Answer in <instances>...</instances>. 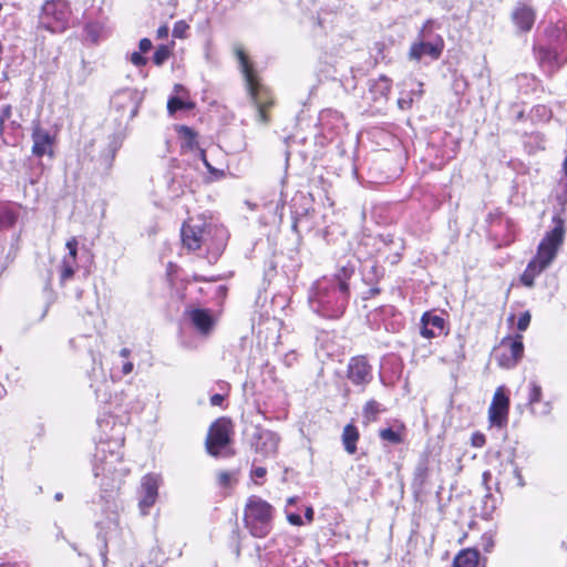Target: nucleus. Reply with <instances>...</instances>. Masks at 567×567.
Returning <instances> with one entry per match:
<instances>
[{
  "label": "nucleus",
  "instance_id": "obj_1",
  "mask_svg": "<svg viewBox=\"0 0 567 567\" xmlns=\"http://www.w3.org/2000/svg\"><path fill=\"white\" fill-rule=\"evenodd\" d=\"M113 444L120 447L118 442ZM111 442H100L96 446L95 462L93 465L94 476L101 477L100 486L105 494L102 498L109 496L111 499H105L103 511L105 518L97 520L96 525L101 530H105V538L109 534L116 532L120 524V511L122 509L121 503L113 496L122 484L123 477L127 475L128 470L123 465L122 453L111 449Z\"/></svg>",
  "mask_w": 567,
  "mask_h": 567
},
{
  "label": "nucleus",
  "instance_id": "obj_2",
  "mask_svg": "<svg viewBox=\"0 0 567 567\" xmlns=\"http://www.w3.org/2000/svg\"><path fill=\"white\" fill-rule=\"evenodd\" d=\"M354 268L353 264L348 262L340 267L336 276H323L312 284L308 302L316 313L328 319H337L343 315L349 300L347 281L353 275Z\"/></svg>",
  "mask_w": 567,
  "mask_h": 567
},
{
  "label": "nucleus",
  "instance_id": "obj_3",
  "mask_svg": "<svg viewBox=\"0 0 567 567\" xmlns=\"http://www.w3.org/2000/svg\"><path fill=\"white\" fill-rule=\"evenodd\" d=\"M544 32L546 44L537 47L535 53L540 66L553 73L567 62V25L549 23Z\"/></svg>",
  "mask_w": 567,
  "mask_h": 567
},
{
  "label": "nucleus",
  "instance_id": "obj_4",
  "mask_svg": "<svg viewBox=\"0 0 567 567\" xmlns=\"http://www.w3.org/2000/svg\"><path fill=\"white\" fill-rule=\"evenodd\" d=\"M235 54L239 63L240 72L245 79L247 92L257 109L258 121L262 124H267L269 120L266 110L272 105L271 94L269 90L259 82L248 55L240 45L235 47Z\"/></svg>",
  "mask_w": 567,
  "mask_h": 567
},
{
  "label": "nucleus",
  "instance_id": "obj_5",
  "mask_svg": "<svg viewBox=\"0 0 567 567\" xmlns=\"http://www.w3.org/2000/svg\"><path fill=\"white\" fill-rule=\"evenodd\" d=\"M272 506L257 496L249 497L246 508L244 522L254 537L264 538L272 529Z\"/></svg>",
  "mask_w": 567,
  "mask_h": 567
},
{
  "label": "nucleus",
  "instance_id": "obj_6",
  "mask_svg": "<svg viewBox=\"0 0 567 567\" xmlns=\"http://www.w3.org/2000/svg\"><path fill=\"white\" fill-rule=\"evenodd\" d=\"M52 259V271H56L62 284L70 280L76 271L83 270L86 276L90 272L93 256L90 250H59Z\"/></svg>",
  "mask_w": 567,
  "mask_h": 567
},
{
  "label": "nucleus",
  "instance_id": "obj_7",
  "mask_svg": "<svg viewBox=\"0 0 567 567\" xmlns=\"http://www.w3.org/2000/svg\"><path fill=\"white\" fill-rule=\"evenodd\" d=\"M434 21H425L419 32L417 40L414 41L409 50V58L413 61H421L429 56L432 61L439 60L444 50V40L440 34L432 35L431 29Z\"/></svg>",
  "mask_w": 567,
  "mask_h": 567
},
{
  "label": "nucleus",
  "instance_id": "obj_8",
  "mask_svg": "<svg viewBox=\"0 0 567 567\" xmlns=\"http://www.w3.org/2000/svg\"><path fill=\"white\" fill-rule=\"evenodd\" d=\"M231 423L227 419H218L215 421L208 431L206 439L207 452L213 456L221 455L230 442Z\"/></svg>",
  "mask_w": 567,
  "mask_h": 567
},
{
  "label": "nucleus",
  "instance_id": "obj_9",
  "mask_svg": "<svg viewBox=\"0 0 567 567\" xmlns=\"http://www.w3.org/2000/svg\"><path fill=\"white\" fill-rule=\"evenodd\" d=\"M524 353L523 336L517 334L514 339H504L496 349L495 358L498 364L505 369L514 368Z\"/></svg>",
  "mask_w": 567,
  "mask_h": 567
},
{
  "label": "nucleus",
  "instance_id": "obj_10",
  "mask_svg": "<svg viewBox=\"0 0 567 567\" xmlns=\"http://www.w3.org/2000/svg\"><path fill=\"white\" fill-rule=\"evenodd\" d=\"M557 250H537L536 256L528 262L520 276V281L526 287H533L538 277L555 260Z\"/></svg>",
  "mask_w": 567,
  "mask_h": 567
},
{
  "label": "nucleus",
  "instance_id": "obj_11",
  "mask_svg": "<svg viewBox=\"0 0 567 567\" xmlns=\"http://www.w3.org/2000/svg\"><path fill=\"white\" fill-rule=\"evenodd\" d=\"M509 399L505 394L504 386L496 389L488 409V420L492 425L502 427L507 424Z\"/></svg>",
  "mask_w": 567,
  "mask_h": 567
},
{
  "label": "nucleus",
  "instance_id": "obj_12",
  "mask_svg": "<svg viewBox=\"0 0 567 567\" xmlns=\"http://www.w3.org/2000/svg\"><path fill=\"white\" fill-rule=\"evenodd\" d=\"M347 377L354 385L365 386L372 381V367L364 355H358L350 359L347 370Z\"/></svg>",
  "mask_w": 567,
  "mask_h": 567
},
{
  "label": "nucleus",
  "instance_id": "obj_13",
  "mask_svg": "<svg viewBox=\"0 0 567 567\" xmlns=\"http://www.w3.org/2000/svg\"><path fill=\"white\" fill-rule=\"evenodd\" d=\"M159 483V476L155 474H147L142 478L138 506L143 515L155 504Z\"/></svg>",
  "mask_w": 567,
  "mask_h": 567
},
{
  "label": "nucleus",
  "instance_id": "obj_14",
  "mask_svg": "<svg viewBox=\"0 0 567 567\" xmlns=\"http://www.w3.org/2000/svg\"><path fill=\"white\" fill-rule=\"evenodd\" d=\"M208 230L200 223H194L192 219L184 223L181 235L185 248H200L207 245L206 236Z\"/></svg>",
  "mask_w": 567,
  "mask_h": 567
},
{
  "label": "nucleus",
  "instance_id": "obj_15",
  "mask_svg": "<svg viewBox=\"0 0 567 567\" xmlns=\"http://www.w3.org/2000/svg\"><path fill=\"white\" fill-rule=\"evenodd\" d=\"M279 437L269 430H258L254 434L252 449L262 457L274 456L278 450Z\"/></svg>",
  "mask_w": 567,
  "mask_h": 567
},
{
  "label": "nucleus",
  "instance_id": "obj_16",
  "mask_svg": "<svg viewBox=\"0 0 567 567\" xmlns=\"http://www.w3.org/2000/svg\"><path fill=\"white\" fill-rule=\"evenodd\" d=\"M447 333L446 322L443 317L432 312H425L421 318V336L433 339Z\"/></svg>",
  "mask_w": 567,
  "mask_h": 567
},
{
  "label": "nucleus",
  "instance_id": "obj_17",
  "mask_svg": "<svg viewBox=\"0 0 567 567\" xmlns=\"http://www.w3.org/2000/svg\"><path fill=\"white\" fill-rule=\"evenodd\" d=\"M186 315L202 336H208L214 330L215 319L208 309L194 308L187 310Z\"/></svg>",
  "mask_w": 567,
  "mask_h": 567
},
{
  "label": "nucleus",
  "instance_id": "obj_18",
  "mask_svg": "<svg viewBox=\"0 0 567 567\" xmlns=\"http://www.w3.org/2000/svg\"><path fill=\"white\" fill-rule=\"evenodd\" d=\"M32 153L33 155L41 157L43 155H53V142L54 138L50 134L49 131L40 127L39 125L34 126L32 132Z\"/></svg>",
  "mask_w": 567,
  "mask_h": 567
},
{
  "label": "nucleus",
  "instance_id": "obj_19",
  "mask_svg": "<svg viewBox=\"0 0 567 567\" xmlns=\"http://www.w3.org/2000/svg\"><path fill=\"white\" fill-rule=\"evenodd\" d=\"M528 405L534 414L547 415L551 411V404L549 402H542L543 389L535 380H532L528 384Z\"/></svg>",
  "mask_w": 567,
  "mask_h": 567
},
{
  "label": "nucleus",
  "instance_id": "obj_20",
  "mask_svg": "<svg viewBox=\"0 0 567 567\" xmlns=\"http://www.w3.org/2000/svg\"><path fill=\"white\" fill-rule=\"evenodd\" d=\"M512 20L522 32H528L535 22V12L527 4H517L512 12Z\"/></svg>",
  "mask_w": 567,
  "mask_h": 567
},
{
  "label": "nucleus",
  "instance_id": "obj_21",
  "mask_svg": "<svg viewBox=\"0 0 567 567\" xmlns=\"http://www.w3.org/2000/svg\"><path fill=\"white\" fill-rule=\"evenodd\" d=\"M553 221V229L545 235L537 248H558L563 244L565 234L564 223L559 217H554Z\"/></svg>",
  "mask_w": 567,
  "mask_h": 567
},
{
  "label": "nucleus",
  "instance_id": "obj_22",
  "mask_svg": "<svg viewBox=\"0 0 567 567\" xmlns=\"http://www.w3.org/2000/svg\"><path fill=\"white\" fill-rule=\"evenodd\" d=\"M174 92L176 96H172L167 102V111L171 115L179 110H192L194 103L186 99L187 90L182 84H175Z\"/></svg>",
  "mask_w": 567,
  "mask_h": 567
},
{
  "label": "nucleus",
  "instance_id": "obj_23",
  "mask_svg": "<svg viewBox=\"0 0 567 567\" xmlns=\"http://www.w3.org/2000/svg\"><path fill=\"white\" fill-rule=\"evenodd\" d=\"M43 16L45 18L53 17L56 22L63 25L68 20V9L62 1H50L43 6Z\"/></svg>",
  "mask_w": 567,
  "mask_h": 567
},
{
  "label": "nucleus",
  "instance_id": "obj_24",
  "mask_svg": "<svg viewBox=\"0 0 567 567\" xmlns=\"http://www.w3.org/2000/svg\"><path fill=\"white\" fill-rule=\"evenodd\" d=\"M378 312H380L383 316L392 317V320L383 322V327L386 331L398 332L403 327L402 315L399 313L394 307L384 306L381 307Z\"/></svg>",
  "mask_w": 567,
  "mask_h": 567
},
{
  "label": "nucleus",
  "instance_id": "obj_25",
  "mask_svg": "<svg viewBox=\"0 0 567 567\" xmlns=\"http://www.w3.org/2000/svg\"><path fill=\"white\" fill-rule=\"evenodd\" d=\"M480 553L476 549H463L453 560L452 567H477Z\"/></svg>",
  "mask_w": 567,
  "mask_h": 567
},
{
  "label": "nucleus",
  "instance_id": "obj_26",
  "mask_svg": "<svg viewBox=\"0 0 567 567\" xmlns=\"http://www.w3.org/2000/svg\"><path fill=\"white\" fill-rule=\"evenodd\" d=\"M359 431L353 424L350 423L343 427L342 444L347 453L352 455L357 452V443L359 441Z\"/></svg>",
  "mask_w": 567,
  "mask_h": 567
},
{
  "label": "nucleus",
  "instance_id": "obj_27",
  "mask_svg": "<svg viewBox=\"0 0 567 567\" xmlns=\"http://www.w3.org/2000/svg\"><path fill=\"white\" fill-rule=\"evenodd\" d=\"M18 219V213L9 205H0V229L12 227Z\"/></svg>",
  "mask_w": 567,
  "mask_h": 567
},
{
  "label": "nucleus",
  "instance_id": "obj_28",
  "mask_svg": "<svg viewBox=\"0 0 567 567\" xmlns=\"http://www.w3.org/2000/svg\"><path fill=\"white\" fill-rule=\"evenodd\" d=\"M379 436L382 441L391 444H400L404 441V426H400L398 430L392 427L382 429L379 432Z\"/></svg>",
  "mask_w": 567,
  "mask_h": 567
},
{
  "label": "nucleus",
  "instance_id": "obj_29",
  "mask_svg": "<svg viewBox=\"0 0 567 567\" xmlns=\"http://www.w3.org/2000/svg\"><path fill=\"white\" fill-rule=\"evenodd\" d=\"M370 91L378 96L386 97L391 91V81L386 76L381 75L371 83Z\"/></svg>",
  "mask_w": 567,
  "mask_h": 567
},
{
  "label": "nucleus",
  "instance_id": "obj_30",
  "mask_svg": "<svg viewBox=\"0 0 567 567\" xmlns=\"http://www.w3.org/2000/svg\"><path fill=\"white\" fill-rule=\"evenodd\" d=\"M381 412V405L375 400H370L363 408V419L365 423L374 422Z\"/></svg>",
  "mask_w": 567,
  "mask_h": 567
},
{
  "label": "nucleus",
  "instance_id": "obj_31",
  "mask_svg": "<svg viewBox=\"0 0 567 567\" xmlns=\"http://www.w3.org/2000/svg\"><path fill=\"white\" fill-rule=\"evenodd\" d=\"M172 51L168 45L161 44L156 48L152 61L155 65L161 66L163 65L171 56Z\"/></svg>",
  "mask_w": 567,
  "mask_h": 567
},
{
  "label": "nucleus",
  "instance_id": "obj_32",
  "mask_svg": "<svg viewBox=\"0 0 567 567\" xmlns=\"http://www.w3.org/2000/svg\"><path fill=\"white\" fill-rule=\"evenodd\" d=\"M237 482L236 471H221L217 474V483L220 487H230Z\"/></svg>",
  "mask_w": 567,
  "mask_h": 567
},
{
  "label": "nucleus",
  "instance_id": "obj_33",
  "mask_svg": "<svg viewBox=\"0 0 567 567\" xmlns=\"http://www.w3.org/2000/svg\"><path fill=\"white\" fill-rule=\"evenodd\" d=\"M482 503H483V505H482V515L485 518H487L496 509L497 501H496V498L489 492H487L485 494V496L483 497Z\"/></svg>",
  "mask_w": 567,
  "mask_h": 567
},
{
  "label": "nucleus",
  "instance_id": "obj_34",
  "mask_svg": "<svg viewBox=\"0 0 567 567\" xmlns=\"http://www.w3.org/2000/svg\"><path fill=\"white\" fill-rule=\"evenodd\" d=\"M162 7L161 14L163 17L173 18L175 16L177 0H157Z\"/></svg>",
  "mask_w": 567,
  "mask_h": 567
},
{
  "label": "nucleus",
  "instance_id": "obj_35",
  "mask_svg": "<svg viewBox=\"0 0 567 567\" xmlns=\"http://www.w3.org/2000/svg\"><path fill=\"white\" fill-rule=\"evenodd\" d=\"M200 157L204 165L206 166L207 171L210 174V181H218L225 176V172L223 169L215 168L214 166L210 165V163L206 158V154L204 151H200Z\"/></svg>",
  "mask_w": 567,
  "mask_h": 567
},
{
  "label": "nucleus",
  "instance_id": "obj_36",
  "mask_svg": "<svg viewBox=\"0 0 567 567\" xmlns=\"http://www.w3.org/2000/svg\"><path fill=\"white\" fill-rule=\"evenodd\" d=\"M200 157L204 165L206 166L207 171L210 174V181H218L225 176V172L223 169L215 168L214 166L210 165V163L206 158V154L204 151H200Z\"/></svg>",
  "mask_w": 567,
  "mask_h": 567
},
{
  "label": "nucleus",
  "instance_id": "obj_37",
  "mask_svg": "<svg viewBox=\"0 0 567 567\" xmlns=\"http://www.w3.org/2000/svg\"><path fill=\"white\" fill-rule=\"evenodd\" d=\"M101 30L97 23H89L85 27V34L92 42H97L100 40Z\"/></svg>",
  "mask_w": 567,
  "mask_h": 567
},
{
  "label": "nucleus",
  "instance_id": "obj_38",
  "mask_svg": "<svg viewBox=\"0 0 567 567\" xmlns=\"http://www.w3.org/2000/svg\"><path fill=\"white\" fill-rule=\"evenodd\" d=\"M120 355L124 359L123 364H122V369H121L122 374L123 375H127V374H130L133 371V368H134L133 362L127 360V358L130 355V350L127 348H123L120 351Z\"/></svg>",
  "mask_w": 567,
  "mask_h": 567
},
{
  "label": "nucleus",
  "instance_id": "obj_39",
  "mask_svg": "<svg viewBox=\"0 0 567 567\" xmlns=\"http://www.w3.org/2000/svg\"><path fill=\"white\" fill-rule=\"evenodd\" d=\"M128 60L136 68H142V66L146 65V63L148 61V59L145 58L143 55V53L140 51L132 52L128 56Z\"/></svg>",
  "mask_w": 567,
  "mask_h": 567
},
{
  "label": "nucleus",
  "instance_id": "obj_40",
  "mask_svg": "<svg viewBox=\"0 0 567 567\" xmlns=\"http://www.w3.org/2000/svg\"><path fill=\"white\" fill-rule=\"evenodd\" d=\"M188 24L181 20V21H177L175 24H174V28H173V35L175 38H184L186 35V32L188 30Z\"/></svg>",
  "mask_w": 567,
  "mask_h": 567
},
{
  "label": "nucleus",
  "instance_id": "obj_41",
  "mask_svg": "<svg viewBox=\"0 0 567 567\" xmlns=\"http://www.w3.org/2000/svg\"><path fill=\"white\" fill-rule=\"evenodd\" d=\"M530 319H532V316H530L529 311H524L523 313H520L518 321H517V329L519 331H525L530 323Z\"/></svg>",
  "mask_w": 567,
  "mask_h": 567
},
{
  "label": "nucleus",
  "instance_id": "obj_42",
  "mask_svg": "<svg viewBox=\"0 0 567 567\" xmlns=\"http://www.w3.org/2000/svg\"><path fill=\"white\" fill-rule=\"evenodd\" d=\"M471 443L474 447H482L486 443L485 435L481 432H475L472 434Z\"/></svg>",
  "mask_w": 567,
  "mask_h": 567
},
{
  "label": "nucleus",
  "instance_id": "obj_43",
  "mask_svg": "<svg viewBox=\"0 0 567 567\" xmlns=\"http://www.w3.org/2000/svg\"><path fill=\"white\" fill-rule=\"evenodd\" d=\"M152 48H153V43L150 39L143 38L142 40H140L138 51L142 52L143 54L150 52L152 50Z\"/></svg>",
  "mask_w": 567,
  "mask_h": 567
},
{
  "label": "nucleus",
  "instance_id": "obj_44",
  "mask_svg": "<svg viewBox=\"0 0 567 567\" xmlns=\"http://www.w3.org/2000/svg\"><path fill=\"white\" fill-rule=\"evenodd\" d=\"M287 519L295 526H301L303 524L301 516L295 513H287Z\"/></svg>",
  "mask_w": 567,
  "mask_h": 567
},
{
  "label": "nucleus",
  "instance_id": "obj_45",
  "mask_svg": "<svg viewBox=\"0 0 567 567\" xmlns=\"http://www.w3.org/2000/svg\"><path fill=\"white\" fill-rule=\"evenodd\" d=\"M513 464V474H514V477L517 480V485L519 487H523L525 486V481L523 478V475H522V471L519 470V467L517 465H515L514 463Z\"/></svg>",
  "mask_w": 567,
  "mask_h": 567
},
{
  "label": "nucleus",
  "instance_id": "obj_46",
  "mask_svg": "<svg viewBox=\"0 0 567 567\" xmlns=\"http://www.w3.org/2000/svg\"><path fill=\"white\" fill-rule=\"evenodd\" d=\"M267 471L265 467L262 466H257V467H254L252 471H251V477L256 481L258 478H264L265 475H266Z\"/></svg>",
  "mask_w": 567,
  "mask_h": 567
},
{
  "label": "nucleus",
  "instance_id": "obj_47",
  "mask_svg": "<svg viewBox=\"0 0 567 567\" xmlns=\"http://www.w3.org/2000/svg\"><path fill=\"white\" fill-rule=\"evenodd\" d=\"M226 394L216 393L210 396V404L213 406H219L224 402Z\"/></svg>",
  "mask_w": 567,
  "mask_h": 567
},
{
  "label": "nucleus",
  "instance_id": "obj_48",
  "mask_svg": "<svg viewBox=\"0 0 567 567\" xmlns=\"http://www.w3.org/2000/svg\"><path fill=\"white\" fill-rule=\"evenodd\" d=\"M168 31H169V29H168L167 24H163V25H161V27L157 29V31H156L157 38H158V39H165V38H167V35H168Z\"/></svg>",
  "mask_w": 567,
  "mask_h": 567
},
{
  "label": "nucleus",
  "instance_id": "obj_49",
  "mask_svg": "<svg viewBox=\"0 0 567 567\" xmlns=\"http://www.w3.org/2000/svg\"><path fill=\"white\" fill-rule=\"evenodd\" d=\"M535 111H536L537 113H539V115H540L542 117L546 118V120L550 117V110H548L546 106H543V105L537 106V107L535 109Z\"/></svg>",
  "mask_w": 567,
  "mask_h": 567
},
{
  "label": "nucleus",
  "instance_id": "obj_50",
  "mask_svg": "<svg viewBox=\"0 0 567 567\" xmlns=\"http://www.w3.org/2000/svg\"><path fill=\"white\" fill-rule=\"evenodd\" d=\"M425 476H426V468L423 466H419L416 470V477H419L421 480V483H423Z\"/></svg>",
  "mask_w": 567,
  "mask_h": 567
},
{
  "label": "nucleus",
  "instance_id": "obj_51",
  "mask_svg": "<svg viewBox=\"0 0 567 567\" xmlns=\"http://www.w3.org/2000/svg\"><path fill=\"white\" fill-rule=\"evenodd\" d=\"M216 233L220 236V241L218 243V245H225V243L223 241L225 238H227V233L224 228L221 227H218L216 228Z\"/></svg>",
  "mask_w": 567,
  "mask_h": 567
},
{
  "label": "nucleus",
  "instance_id": "obj_52",
  "mask_svg": "<svg viewBox=\"0 0 567 567\" xmlns=\"http://www.w3.org/2000/svg\"><path fill=\"white\" fill-rule=\"evenodd\" d=\"M305 518L307 519L308 523H311L313 520L312 507H307L306 513H305Z\"/></svg>",
  "mask_w": 567,
  "mask_h": 567
},
{
  "label": "nucleus",
  "instance_id": "obj_53",
  "mask_svg": "<svg viewBox=\"0 0 567 567\" xmlns=\"http://www.w3.org/2000/svg\"><path fill=\"white\" fill-rule=\"evenodd\" d=\"M217 385H218L219 390H221V391L228 392V390H229V384L225 381H218ZM225 394L227 395V393H225Z\"/></svg>",
  "mask_w": 567,
  "mask_h": 567
},
{
  "label": "nucleus",
  "instance_id": "obj_54",
  "mask_svg": "<svg viewBox=\"0 0 567 567\" xmlns=\"http://www.w3.org/2000/svg\"><path fill=\"white\" fill-rule=\"evenodd\" d=\"M464 358H465V354H464V348H463V344H461V346H460V350H458V352L456 353L455 359H456L457 361H462Z\"/></svg>",
  "mask_w": 567,
  "mask_h": 567
},
{
  "label": "nucleus",
  "instance_id": "obj_55",
  "mask_svg": "<svg viewBox=\"0 0 567 567\" xmlns=\"http://www.w3.org/2000/svg\"><path fill=\"white\" fill-rule=\"evenodd\" d=\"M177 266L173 262H169L167 266V272L169 276L176 272Z\"/></svg>",
  "mask_w": 567,
  "mask_h": 567
},
{
  "label": "nucleus",
  "instance_id": "obj_56",
  "mask_svg": "<svg viewBox=\"0 0 567 567\" xmlns=\"http://www.w3.org/2000/svg\"><path fill=\"white\" fill-rule=\"evenodd\" d=\"M226 291H227V288L225 286H218L216 288V292H217L218 296H221V297L225 296Z\"/></svg>",
  "mask_w": 567,
  "mask_h": 567
},
{
  "label": "nucleus",
  "instance_id": "obj_57",
  "mask_svg": "<svg viewBox=\"0 0 567 567\" xmlns=\"http://www.w3.org/2000/svg\"><path fill=\"white\" fill-rule=\"evenodd\" d=\"M78 245L76 240L75 239H71L69 240L66 244H65V248L68 249H71V248H75Z\"/></svg>",
  "mask_w": 567,
  "mask_h": 567
},
{
  "label": "nucleus",
  "instance_id": "obj_58",
  "mask_svg": "<svg viewBox=\"0 0 567 567\" xmlns=\"http://www.w3.org/2000/svg\"><path fill=\"white\" fill-rule=\"evenodd\" d=\"M380 292V289L379 288H370L368 293H369V297H372L374 295H378Z\"/></svg>",
  "mask_w": 567,
  "mask_h": 567
},
{
  "label": "nucleus",
  "instance_id": "obj_59",
  "mask_svg": "<svg viewBox=\"0 0 567 567\" xmlns=\"http://www.w3.org/2000/svg\"><path fill=\"white\" fill-rule=\"evenodd\" d=\"M504 223H505L506 227L511 228V231L514 233V228H515L514 224L507 218L504 220Z\"/></svg>",
  "mask_w": 567,
  "mask_h": 567
},
{
  "label": "nucleus",
  "instance_id": "obj_60",
  "mask_svg": "<svg viewBox=\"0 0 567 567\" xmlns=\"http://www.w3.org/2000/svg\"><path fill=\"white\" fill-rule=\"evenodd\" d=\"M137 113V105L134 103L133 104V107L131 110V114H130V117H134Z\"/></svg>",
  "mask_w": 567,
  "mask_h": 567
},
{
  "label": "nucleus",
  "instance_id": "obj_61",
  "mask_svg": "<svg viewBox=\"0 0 567 567\" xmlns=\"http://www.w3.org/2000/svg\"><path fill=\"white\" fill-rule=\"evenodd\" d=\"M121 97L128 99L131 102H134L133 95L131 93H123Z\"/></svg>",
  "mask_w": 567,
  "mask_h": 567
},
{
  "label": "nucleus",
  "instance_id": "obj_62",
  "mask_svg": "<svg viewBox=\"0 0 567 567\" xmlns=\"http://www.w3.org/2000/svg\"><path fill=\"white\" fill-rule=\"evenodd\" d=\"M7 391L4 386L0 383V399H2L6 395Z\"/></svg>",
  "mask_w": 567,
  "mask_h": 567
},
{
  "label": "nucleus",
  "instance_id": "obj_63",
  "mask_svg": "<svg viewBox=\"0 0 567 567\" xmlns=\"http://www.w3.org/2000/svg\"><path fill=\"white\" fill-rule=\"evenodd\" d=\"M296 499H297L296 497H290V498L288 499V505H292V504H295V503H296Z\"/></svg>",
  "mask_w": 567,
  "mask_h": 567
},
{
  "label": "nucleus",
  "instance_id": "obj_64",
  "mask_svg": "<svg viewBox=\"0 0 567 567\" xmlns=\"http://www.w3.org/2000/svg\"><path fill=\"white\" fill-rule=\"evenodd\" d=\"M183 131H184L186 134H188V135H192V134H193L192 130H190V128H188V127H183Z\"/></svg>",
  "mask_w": 567,
  "mask_h": 567
}]
</instances>
